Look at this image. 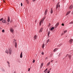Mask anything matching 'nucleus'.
I'll return each mask as SVG.
<instances>
[{
  "instance_id": "1",
  "label": "nucleus",
  "mask_w": 73,
  "mask_h": 73,
  "mask_svg": "<svg viewBox=\"0 0 73 73\" xmlns=\"http://www.w3.org/2000/svg\"><path fill=\"white\" fill-rule=\"evenodd\" d=\"M8 53H9V54H12V49L11 48L9 49L8 51Z\"/></svg>"
},
{
  "instance_id": "2",
  "label": "nucleus",
  "mask_w": 73,
  "mask_h": 73,
  "mask_svg": "<svg viewBox=\"0 0 73 73\" xmlns=\"http://www.w3.org/2000/svg\"><path fill=\"white\" fill-rule=\"evenodd\" d=\"M58 5H59V3H57V4L56 5V9H57L58 7H60V5H59V6H58Z\"/></svg>"
},
{
  "instance_id": "3",
  "label": "nucleus",
  "mask_w": 73,
  "mask_h": 73,
  "mask_svg": "<svg viewBox=\"0 0 73 73\" xmlns=\"http://www.w3.org/2000/svg\"><path fill=\"white\" fill-rule=\"evenodd\" d=\"M14 42H15V46L16 48H17V42H16V41H15V40H14Z\"/></svg>"
},
{
  "instance_id": "4",
  "label": "nucleus",
  "mask_w": 73,
  "mask_h": 73,
  "mask_svg": "<svg viewBox=\"0 0 73 73\" xmlns=\"http://www.w3.org/2000/svg\"><path fill=\"white\" fill-rule=\"evenodd\" d=\"M47 12H48V10L46 9V10L45 11V12L44 13V16H45V15H46V14H47Z\"/></svg>"
},
{
  "instance_id": "5",
  "label": "nucleus",
  "mask_w": 73,
  "mask_h": 73,
  "mask_svg": "<svg viewBox=\"0 0 73 73\" xmlns=\"http://www.w3.org/2000/svg\"><path fill=\"white\" fill-rule=\"evenodd\" d=\"M71 12V11H69L68 12H67V13L66 15V16H67V15H68Z\"/></svg>"
},
{
  "instance_id": "6",
  "label": "nucleus",
  "mask_w": 73,
  "mask_h": 73,
  "mask_svg": "<svg viewBox=\"0 0 73 73\" xmlns=\"http://www.w3.org/2000/svg\"><path fill=\"white\" fill-rule=\"evenodd\" d=\"M72 8H73V5H70L69 7V9H72Z\"/></svg>"
},
{
  "instance_id": "7",
  "label": "nucleus",
  "mask_w": 73,
  "mask_h": 73,
  "mask_svg": "<svg viewBox=\"0 0 73 73\" xmlns=\"http://www.w3.org/2000/svg\"><path fill=\"white\" fill-rule=\"evenodd\" d=\"M43 29V28H41L39 32V33H41V32H42V31Z\"/></svg>"
},
{
  "instance_id": "8",
  "label": "nucleus",
  "mask_w": 73,
  "mask_h": 73,
  "mask_svg": "<svg viewBox=\"0 0 73 73\" xmlns=\"http://www.w3.org/2000/svg\"><path fill=\"white\" fill-rule=\"evenodd\" d=\"M59 25V23H57L56 24V25L55 26V28H57V27Z\"/></svg>"
},
{
  "instance_id": "9",
  "label": "nucleus",
  "mask_w": 73,
  "mask_h": 73,
  "mask_svg": "<svg viewBox=\"0 0 73 73\" xmlns=\"http://www.w3.org/2000/svg\"><path fill=\"white\" fill-rule=\"evenodd\" d=\"M42 22V23H43V22H42V20H41L39 23V25L40 26L41 25V23Z\"/></svg>"
},
{
  "instance_id": "10",
  "label": "nucleus",
  "mask_w": 73,
  "mask_h": 73,
  "mask_svg": "<svg viewBox=\"0 0 73 73\" xmlns=\"http://www.w3.org/2000/svg\"><path fill=\"white\" fill-rule=\"evenodd\" d=\"M34 40H36V38H37V35H35L34 36Z\"/></svg>"
},
{
  "instance_id": "11",
  "label": "nucleus",
  "mask_w": 73,
  "mask_h": 73,
  "mask_svg": "<svg viewBox=\"0 0 73 73\" xmlns=\"http://www.w3.org/2000/svg\"><path fill=\"white\" fill-rule=\"evenodd\" d=\"M53 12V9L51 8V10H50V13H51L52 14Z\"/></svg>"
},
{
  "instance_id": "12",
  "label": "nucleus",
  "mask_w": 73,
  "mask_h": 73,
  "mask_svg": "<svg viewBox=\"0 0 73 73\" xmlns=\"http://www.w3.org/2000/svg\"><path fill=\"white\" fill-rule=\"evenodd\" d=\"M2 22L3 23H5V24H6L7 23V22H6V21L4 19L2 21Z\"/></svg>"
},
{
  "instance_id": "13",
  "label": "nucleus",
  "mask_w": 73,
  "mask_h": 73,
  "mask_svg": "<svg viewBox=\"0 0 73 73\" xmlns=\"http://www.w3.org/2000/svg\"><path fill=\"white\" fill-rule=\"evenodd\" d=\"M20 58H22L23 57V52H21L20 55Z\"/></svg>"
},
{
  "instance_id": "14",
  "label": "nucleus",
  "mask_w": 73,
  "mask_h": 73,
  "mask_svg": "<svg viewBox=\"0 0 73 73\" xmlns=\"http://www.w3.org/2000/svg\"><path fill=\"white\" fill-rule=\"evenodd\" d=\"M73 41V39H71L70 40V44H72V42Z\"/></svg>"
},
{
  "instance_id": "15",
  "label": "nucleus",
  "mask_w": 73,
  "mask_h": 73,
  "mask_svg": "<svg viewBox=\"0 0 73 73\" xmlns=\"http://www.w3.org/2000/svg\"><path fill=\"white\" fill-rule=\"evenodd\" d=\"M57 50H58V49L57 48H55V49H54L53 52H56V51H57Z\"/></svg>"
},
{
  "instance_id": "16",
  "label": "nucleus",
  "mask_w": 73,
  "mask_h": 73,
  "mask_svg": "<svg viewBox=\"0 0 73 73\" xmlns=\"http://www.w3.org/2000/svg\"><path fill=\"white\" fill-rule=\"evenodd\" d=\"M7 21L8 22H9V21H10V18H9V17H8Z\"/></svg>"
},
{
  "instance_id": "17",
  "label": "nucleus",
  "mask_w": 73,
  "mask_h": 73,
  "mask_svg": "<svg viewBox=\"0 0 73 73\" xmlns=\"http://www.w3.org/2000/svg\"><path fill=\"white\" fill-rule=\"evenodd\" d=\"M50 31H49L48 32V37H49V35H50Z\"/></svg>"
},
{
  "instance_id": "18",
  "label": "nucleus",
  "mask_w": 73,
  "mask_h": 73,
  "mask_svg": "<svg viewBox=\"0 0 73 73\" xmlns=\"http://www.w3.org/2000/svg\"><path fill=\"white\" fill-rule=\"evenodd\" d=\"M48 70V68H46V69H45L44 72V73H46V70Z\"/></svg>"
},
{
  "instance_id": "19",
  "label": "nucleus",
  "mask_w": 73,
  "mask_h": 73,
  "mask_svg": "<svg viewBox=\"0 0 73 73\" xmlns=\"http://www.w3.org/2000/svg\"><path fill=\"white\" fill-rule=\"evenodd\" d=\"M62 43H61L60 44H59L58 45H57V47H60V46H61V45H62Z\"/></svg>"
},
{
  "instance_id": "20",
  "label": "nucleus",
  "mask_w": 73,
  "mask_h": 73,
  "mask_svg": "<svg viewBox=\"0 0 73 73\" xmlns=\"http://www.w3.org/2000/svg\"><path fill=\"white\" fill-rule=\"evenodd\" d=\"M68 57L70 60L71 59V55H68Z\"/></svg>"
},
{
  "instance_id": "21",
  "label": "nucleus",
  "mask_w": 73,
  "mask_h": 73,
  "mask_svg": "<svg viewBox=\"0 0 73 73\" xmlns=\"http://www.w3.org/2000/svg\"><path fill=\"white\" fill-rule=\"evenodd\" d=\"M45 19V17H44L42 18V19L41 20H42V22H44V19Z\"/></svg>"
},
{
  "instance_id": "22",
  "label": "nucleus",
  "mask_w": 73,
  "mask_h": 73,
  "mask_svg": "<svg viewBox=\"0 0 73 73\" xmlns=\"http://www.w3.org/2000/svg\"><path fill=\"white\" fill-rule=\"evenodd\" d=\"M44 64V63H42L41 64V65H40V68H42V66H43V64Z\"/></svg>"
},
{
  "instance_id": "23",
  "label": "nucleus",
  "mask_w": 73,
  "mask_h": 73,
  "mask_svg": "<svg viewBox=\"0 0 73 73\" xmlns=\"http://www.w3.org/2000/svg\"><path fill=\"white\" fill-rule=\"evenodd\" d=\"M26 1L27 4H29V0H26Z\"/></svg>"
},
{
  "instance_id": "24",
  "label": "nucleus",
  "mask_w": 73,
  "mask_h": 73,
  "mask_svg": "<svg viewBox=\"0 0 73 73\" xmlns=\"http://www.w3.org/2000/svg\"><path fill=\"white\" fill-rule=\"evenodd\" d=\"M10 31L11 32H13V29L12 28L11 29Z\"/></svg>"
},
{
  "instance_id": "25",
  "label": "nucleus",
  "mask_w": 73,
  "mask_h": 73,
  "mask_svg": "<svg viewBox=\"0 0 73 73\" xmlns=\"http://www.w3.org/2000/svg\"><path fill=\"white\" fill-rule=\"evenodd\" d=\"M5 52L7 54H8V50H7V49L5 51Z\"/></svg>"
},
{
  "instance_id": "26",
  "label": "nucleus",
  "mask_w": 73,
  "mask_h": 73,
  "mask_svg": "<svg viewBox=\"0 0 73 73\" xmlns=\"http://www.w3.org/2000/svg\"><path fill=\"white\" fill-rule=\"evenodd\" d=\"M50 62H49L48 63H47V66H49V65H50Z\"/></svg>"
},
{
  "instance_id": "27",
  "label": "nucleus",
  "mask_w": 73,
  "mask_h": 73,
  "mask_svg": "<svg viewBox=\"0 0 73 73\" xmlns=\"http://www.w3.org/2000/svg\"><path fill=\"white\" fill-rule=\"evenodd\" d=\"M54 27H52L50 29L51 31H53V29H54Z\"/></svg>"
},
{
  "instance_id": "28",
  "label": "nucleus",
  "mask_w": 73,
  "mask_h": 73,
  "mask_svg": "<svg viewBox=\"0 0 73 73\" xmlns=\"http://www.w3.org/2000/svg\"><path fill=\"white\" fill-rule=\"evenodd\" d=\"M45 46V44H43L42 46V48L43 49H44V46Z\"/></svg>"
},
{
  "instance_id": "29",
  "label": "nucleus",
  "mask_w": 73,
  "mask_h": 73,
  "mask_svg": "<svg viewBox=\"0 0 73 73\" xmlns=\"http://www.w3.org/2000/svg\"><path fill=\"white\" fill-rule=\"evenodd\" d=\"M49 41V39H48V40H47L46 41L47 43H48V42Z\"/></svg>"
},
{
  "instance_id": "30",
  "label": "nucleus",
  "mask_w": 73,
  "mask_h": 73,
  "mask_svg": "<svg viewBox=\"0 0 73 73\" xmlns=\"http://www.w3.org/2000/svg\"><path fill=\"white\" fill-rule=\"evenodd\" d=\"M67 32V30L65 31H64V33H66V32Z\"/></svg>"
},
{
  "instance_id": "31",
  "label": "nucleus",
  "mask_w": 73,
  "mask_h": 73,
  "mask_svg": "<svg viewBox=\"0 0 73 73\" xmlns=\"http://www.w3.org/2000/svg\"><path fill=\"white\" fill-rule=\"evenodd\" d=\"M69 24H73V21H72V22H70V23H69Z\"/></svg>"
},
{
  "instance_id": "32",
  "label": "nucleus",
  "mask_w": 73,
  "mask_h": 73,
  "mask_svg": "<svg viewBox=\"0 0 73 73\" xmlns=\"http://www.w3.org/2000/svg\"><path fill=\"white\" fill-rule=\"evenodd\" d=\"M5 32V31L4 30H2V32H3L4 33V32Z\"/></svg>"
},
{
  "instance_id": "33",
  "label": "nucleus",
  "mask_w": 73,
  "mask_h": 73,
  "mask_svg": "<svg viewBox=\"0 0 73 73\" xmlns=\"http://www.w3.org/2000/svg\"><path fill=\"white\" fill-rule=\"evenodd\" d=\"M7 64H8L9 65L10 64V63L8 61L7 62Z\"/></svg>"
},
{
  "instance_id": "34",
  "label": "nucleus",
  "mask_w": 73,
  "mask_h": 73,
  "mask_svg": "<svg viewBox=\"0 0 73 73\" xmlns=\"http://www.w3.org/2000/svg\"><path fill=\"white\" fill-rule=\"evenodd\" d=\"M35 62V60H33V63H34Z\"/></svg>"
},
{
  "instance_id": "35",
  "label": "nucleus",
  "mask_w": 73,
  "mask_h": 73,
  "mask_svg": "<svg viewBox=\"0 0 73 73\" xmlns=\"http://www.w3.org/2000/svg\"><path fill=\"white\" fill-rule=\"evenodd\" d=\"M3 20V18H1L0 19V21H2V20Z\"/></svg>"
},
{
  "instance_id": "36",
  "label": "nucleus",
  "mask_w": 73,
  "mask_h": 73,
  "mask_svg": "<svg viewBox=\"0 0 73 73\" xmlns=\"http://www.w3.org/2000/svg\"><path fill=\"white\" fill-rule=\"evenodd\" d=\"M42 55H44V52H42Z\"/></svg>"
},
{
  "instance_id": "37",
  "label": "nucleus",
  "mask_w": 73,
  "mask_h": 73,
  "mask_svg": "<svg viewBox=\"0 0 73 73\" xmlns=\"http://www.w3.org/2000/svg\"><path fill=\"white\" fill-rule=\"evenodd\" d=\"M68 56H69V54H67L66 55V57H68Z\"/></svg>"
},
{
  "instance_id": "38",
  "label": "nucleus",
  "mask_w": 73,
  "mask_h": 73,
  "mask_svg": "<svg viewBox=\"0 0 73 73\" xmlns=\"http://www.w3.org/2000/svg\"><path fill=\"white\" fill-rule=\"evenodd\" d=\"M21 5L22 7H23V3H21Z\"/></svg>"
},
{
  "instance_id": "39",
  "label": "nucleus",
  "mask_w": 73,
  "mask_h": 73,
  "mask_svg": "<svg viewBox=\"0 0 73 73\" xmlns=\"http://www.w3.org/2000/svg\"><path fill=\"white\" fill-rule=\"evenodd\" d=\"M30 68H29L28 69V71H29H29H30Z\"/></svg>"
},
{
  "instance_id": "40",
  "label": "nucleus",
  "mask_w": 73,
  "mask_h": 73,
  "mask_svg": "<svg viewBox=\"0 0 73 73\" xmlns=\"http://www.w3.org/2000/svg\"><path fill=\"white\" fill-rule=\"evenodd\" d=\"M62 26H64V24H62Z\"/></svg>"
},
{
  "instance_id": "41",
  "label": "nucleus",
  "mask_w": 73,
  "mask_h": 73,
  "mask_svg": "<svg viewBox=\"0 0 73 73\" xmlns=\"http://www.w3.org/2000/svg\"><path fill=\"white\" fill-rule=\"evenodd\" d=\"M64 35V33H62L61 34V36H62V35Z\"/></svg>"
},
{
  "instance_id": "42",
  "label": "nucleus",
  "mask_w": 73,
  "mask_h": 73,
  "mask_svg": "<svg viewBox=\"0 0 73 73\" xmlns=\"http://www.w3.org/2000/svg\"><path fill=\"white\" fill-rule=\"evenodd\" d=\"M50 72V71L49 70V71H48V72H47V73H49Z\"/></svg>"
},
{
  "instance_id": "43",
  "label": "nucleus",
  "mask_w": 73,
  "mask_h": 73,
  "mask_svg": "<svg viewBox=\"0 0 73 73\" xmlns=\"http://www.w3.org/2000/svg\"><path fill=\"white\" fill-rule=\"evenodd\" d=\"M8 66H9V68H10V64H9Z\"/></svg>"
},
{
  "instance_id": "44",
  "label": "nucleus",
  "mask_w": 73,
  "mask_h": 73,
  "mask_svg": "<svg viewBox=\"0 0 73 73\" xmlns=\"http://www.w3.org/2000/svg\"><path fill=\"white\" fill-rule=\"evenodd\" d=\"M53 60H52L51 61V62H53Z\"/></svg>"
},
{
  "instance_id": "45",
  "label": "nucleus",
  "mask_w": 73,
  "mask_h": 73,
  "mask_svg": "<svg viewBox=\"0 0 73 73\" xmlns=\"http://www.w3.org/2000/svg\"><path fill=\"white\" fill-rule=\"evenodd\" d=\"M48 59V58L47 57H46L45 59Z\"/></svg>"
},
{
  "instance_id": "46",
  "label": "nucleus",
  "mask_w": 73,
  "mask_h": 73,
  "mask_svg": "<svg viewBox=\"0 0 73 73\" xmlns=\"http://www.w3.org/2000/svg\"><path fill=\"white\" fill-rule=\"evenodd\" d=\"M35 0H33V1H35Z\"/></svg>"
},
{
  "instance_id": "47",
  "label": "nucleus",
  "mask_w": 73,
  "mask_h": 73,
  "mask_svg": "<svg viewBox=\"0 0 73 73\" xmlns=\"http://www.w3.org/2000/svg\"><path fill=\"white\" fill-rule=\"evenodd\" d=\"M72 14L73 15V11H72Z\"/></svg>"
},
{
  "instance_id": "48",
  "label": "nucleus",
  "mask_w": 73,
  "mask_h": 73,
  "mask_svg": "<svg viewBox=\"0 0 73 73\" xmlns=\"http://www.w3.org/2000/svg\"><path fill=\"white\" fill-rule=\"evenodd\" d=\"M50 23H49V26H50Z\"/></svg>"
},
{
  "instance_id": "49",
  "label": "nucleus",
  "mask_w": 73,
  "mask_h": 73,
  "mask_svg": "<svg viewBox=\"0 0 73 73\" xmlns=\"http://www.w3.org/2000/svg\"><path fill=\"white\" fill-rule=\"evenodd\" d=\"M14 73H16V72H14Z\"/></svg>"
},
{
  "instance_id": "50",
  "label": "nucleus",
  "mask_w": 73,
  "mask_h": 73,
  "mask_svg": "<svg viewBox=\"0 0 73 73\" xmlns=\"http://www.w3.org/2000/svg\"><path fill=\"white\" fill-rule=\"evenodd\" d=\"M36 21H37V20H36L35 22H36Z\"/></svg>"
},
{
  "instance_id": "51",
  "label": "nucleus",
  "mask_w": 73,
  "mask_h": 73,
  "mask_svg": "<svg viewBox=\"0 0 73 73\" xmlns=\"http://www.w3.org/2000/svg\"><path fill=\"white\" fill-rule=\"evenodd\" d=\"M50 69H51V68H50Z\"/></svg>"
},
{
  "instance_id": "52",
  "label": "nucleus",
  "mask_w": 73,
  "mask_h": 73,
  "mask_svg": "<svg viewBox=\"0 0 73 73\" xmlns=\"http://www.w3.org/2000/svg\"><path fill=\"white\" fill-rule=\"evenodd\" d=\"M64 1L65 0H63Z\"/></svg>"
}]
</instances>
